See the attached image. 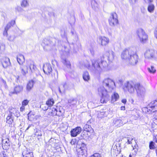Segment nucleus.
<instances>
[{
	"label": "nucleus",
	"mask_w": 157,
	"mask_h": 157,
	"mask_svg": "<svg viewBox=\"0 0 157 157\" xmlns=\"http://www.w3.org/2000/svg\"><path fill=\"white\" fill-rule=\"evenodd\" d=\"M1 62L2 66L4 68H6L10 64V59L7 57L3 58L2 59Z\"/></svg>",
	"instance_id": "obj_23"
},
{
	"label": "nucleus",
	"mask_w": 157,
	"mask_h": 157,
	"mask_svg": "<svg viewBox=\"0 0 157 157\" xmlns=\"http://www.w3.org/2000/svg\"><path fill=\"white\" fill-rule=\"evenodd\" d=\"M99 39L101 41V44L102 46L106 45L109 42V39L105 36L100 37Z\"/></svg>",
	"instance_id": "obj_26"
},
{
	"label": "nucleus",
	"mask_w": 157,
	"mask_h": 157,
	"mask_svg": "<svg viewBox=\"0 0 157 157\" xmlns=\"http://www.w3.org/2000/svg\"><path fill=\"white\" fill-rule=\"evenodd\" d=\"M8 30H5H5L4 31V32H3V35L4 36H7V31Z\"/></svg>",
	"instance_id": "obj_63"
},
{
	"label": "nucleus",
	"mask_w": 157,
	"mask_h": 157,
	"mask_svg": "<svg viewBox=\"0 0 157 157\" xmlns=\"http://www.w3.org/2000/svg\"><path fill=\"white\" fill-rule=\"evenodd\" d=\"M124 139H125V140H127V142L128 144H131V141L133 139L132 138H130L128 137L125 138Z\"/></svg>",
	"instance_id": "obj_48"
},
{
	"label": "nucleus",
	"mask_w": 157,
	"mask_h": 157,
	"mask_svg": "<svg viewBox=\"0 0 157 157\" xmlns=\"http://www.w3.org/2000/svg\"><path fill=\"white\" fill-rule=\"evenodd\" d=\"M10 114L9 115L13 117V116L18 117L20 114L18 110L16 108L13 107H10L9 109Z\"/></svg>",
	"instance_id": "obj_17"
},
{
	"label": "nucleus",
	"mask_w": 157,
	"mask_h": 157,
	"mask_svg": "<svg viewBox=\"0 0 157 157\" xmlns=\"http://www.w3.org/2000/svg\"><path fill=\"white\" fill-rule=\"evenodd\" d=\"M68 102L72 104H75L77 103L76 100L75 99H71L68 100Z\"/></svg>",
	"instance_id": "obj_49"
},
{
	"label": "nucleus",
	"mask_w": 157,
	"mask_h": 157,
	"mask_svg": "<svg viewBox=\"0 0 157 157\" xmlns=\"http://www.w3.org/2000/svg\"><path fill=\"white\" fill-rule=\"evenodd\" d=\"M139 60L138 56L134 50L128 60V63L130 65L134 66L136 65L138 63Z\"/></svg>",
	"instance_id": "obj_5"
},
{
	"label": "nucleus",
	"mask_w": 157,
	"mask_h": 157,
	"mask_svg": "<svg viewBox=\"0 0 157 157\" xmlns=\"http://www.w3.org/2000/svg\"><path fill=\"white\" fill-rule=\"evenodd\" d=\"M146 2H148V3H151L153 1V0H144Z\"/></svg>",
	"instance_id": "obj_61"
},
{
	"label": "nucleus",
	"mask_w": 157,
	"mask_h": 157,
	"mask_svg": "<svg viewBox=\"0 0 157 157\" xmlns=\"http://www.w3.org/2000/svg\"><path fill=\"white\" fill-rule=\"evenodd\" d=\"M84 66L91 71L92 65L91 66L90 62L88 61H86L84 62Z\"/></svg>",
	"instance_id": "obj_41"
},
{
	"label": "nucleus",
	"mask_w": 157,
	"mask_h": 157,
	"mask_svg": "<svg viewBox=\"0 0 157 157\" xmlns=\"http://www.w3.org/2000/svg\"><path fill=\"white\" fill-rule=\"evenodd\" d=\"M103 86L98 88V94L101 96L100 100L101 103H106L109 99V95L107 90L111 91L115 86V83L109 78H105L102 82Z\"/></svg>",
	"instance_id": "obj_1"
},
{
	"label": "nucleus",
	"mask_w": 157,
	"mask_h": 157,
	"mask_svg": "<svg viewBox=\"0 0 157 157\" xmlns=\"http://www.w3.org/2000/svg\"><path fill=\"white\" fill-rule=\"evenodd\" d=\"M11 26V24H9L8 23L6 25V27L5 28V29L6 30H8L10 28Z\"/></svg>",
	"instance_id": "obj_53"
},
{
	"label": "nucleus",
	"mask_w": 157,
	"mask_h": 157,
	"mask_svg": "<svg viewBox=\"0 0 157 157\" xmlns=\"http://www.w3.org/2000/svg\"><path fill=\"white\" fill-rule=\"evenodd\" d=\"M92 68L91 71L94 73H99L106 69L108 64L106 61L102 58L91 60Z\"/></svg>",
	"instance_id": "obj_2"
},
{
	"label": "nucleus",
	"mask_w": 157,
	"mask_h": 157,
	"mask_svg": "<svg viewBox=\"0 0 157 157\" xmlns=\"http://www.w3.org/2000/svg\"><path fill=\"white\" fill-rule=\"evenodd\" d=\"M90 52L92 55H94V49L92 48L90 49Z\"/></svg>",
	"instance_id": "obj_59"
},
{
	"label": "nucleus",
	"mask_w": 157,
	"mask_h": 157,
	"mask_svg": "<svg viewBox=\"0 0 157 157\" xmlns=\"http://www.w3.org/2000/svg\"><path fill=\"white\" fill-rule=\"evenodd\" d=\"M28 65L29 68V71L31 73L34 72L36 69V67L34 65V63L33 61L31 60L28 61Z\"/></svg>",
	"instance_id": "obj_20"
},
{
	"label": "nucleus",
	"mask_w": 157,
	"mask_h": 157,
	"mask_svg": "<svg viewBox=\"0 0 157 157\" xmlns=\"http://www.w3.org/2000/svg\"><path fill=\"white\" fill-rule=\"evenodd\" d=\"M83 129L84 131L88 132L91 131L92 128L88 124H86L84 125Z\"/></svg>",
	"instance_id": "obj_37"
},
{
	"label": "nucleus",
	"mask_w": 157,
	"mask_h": 157,
	"mask_svg": "<svg viewBox=\"0 0 157 157\" xmlns=\"http://www.w3.org/2000/svg\"><path fill=\"white\" fill-rule=\"evenodd\" d=\"M109 25L112 26H114L118 23L117 16L115 13H112L110 14V17L109 20Z\"/></svg>",
	"instance_id": "obj_6"
},
{
	"label": "nucleus",
	"mask_w": 157,
	"mask_h": 157,
	"mask_svg": "<svg viewBox=\"0 0 157 157\" xmlns=\"http://www.w3.org/2000/svg\"><path fill=\"white\" fill-rule=\"evenodd\" d=\"M155 143L152 141H151L149 143V147L150 149H153L155 148L154 146Z\"/></svg>",
	"instance_id": "obj_45"
},
{
	"label": "nucleus",
	"mask_w": 157,
	"mask_h": 157,
	"mask_svg": "<svg viewBox=\"0 0 157 157\" xmlns=\"http://www.w3.org/2000/svg\"><path fill=\"white\" fill-rule=\"evenodd\" d=\"M25 109V106L22 105V106L20 108V111L21 112H23L24 110Z\"/></svg>",
	"instance_id": "obj_60"
},
{
	"label": "nucleus",
	"mask_w": 157,
	"mask_h": 157,
	"mask_svg": "<svg viewBox=\"0 0 157 157\" xmlns=\"http://www.w3.org/2000/svg\"><path fill=\"white\" fill-rule=\"evenodd\" d=\"M35 135L38 136H42V134L41 131L38 129H36Z\"/></svg>",
	"instance_id": "obj_44"
},
{
	"label": "nucleus",
	"mask_w": 157,
	"mask_h": 157,
	"mask_svg": "<svg viewBox=\"0 0 157 157\" xmlns=\"http://www.w3.org/2000/svg\"><path fill=\"white\" fill-rule=\"evenodd\" d=\"M154 34L155 37L157 39V27L155 28L154 31Z\"/></svg>",
	"instance_id": "obj_58"
},
{
	"label": "nucleus",
	"mask_w": 157,
	"mask_h": 157,
	"mask_svg": "<svg viewBox=\"0 0 157 157\" xmlns=\"http://www.w3.org/2000/svg\"><path fill=\"white\" fill-rule=\"evenodd\" d=\"M155 52L152 49H147L144 53V56L145 58L151 59L153 58L154 56Z\"/></svg>",
	"instance_id": "obj_16"
},
{
	"label": "nucleus",
	"mask_w": 157,
	"mask_h": 157,
	"mask_svg": "<svg viewBox=\"0 0 157 157\" xmlns=\"http://www.w3.org/2000/svg\"><path fill=\"white\" fill-rule=\"evenodd\" d=\"M91 4L92 8L94 10H96L98 7V5L96 2L94 0L91 1Z\"/></svg>",
	"instance_id": "obj_40"
},
{
	"label": "nucleus",
	"mask_w": 157,
	"mask_h": 157,
	"mask_svg": "<svg viewBox=\"0 0 157 157\" xmlns=\"http://www.w3.org/2000/svg\"><path fill=\"white\" fill-rule=\"evenodd\" d=\"M147 70L150 73H154L156 72V70L155 69L154 67L153 66H151V67L148 68Z\"/></svg>",
	"instance_id": "obj_42"
},
{
	"label": "nucleus",
	"mask_w": 157,
	"mask_h": 157,
	"mask_svg": "<svg viewBox=\"0 0 157 157\" xmlns=\"http://www.w3.org/2000/svg\"><path fill=\"white\" fill-rule=\"evenodd\" d=\"M38 80L36 78L29 81L26 86V90L27 92L30 91L33 87L34 84Z\"/></svg>",
	"instance_id": "obj_12"
},
{
	"label": "nucleus",
	"mask_w": 157,
	"mask_h": 157,
	"mask_svg": "<svg viewBox=\"0 0 157 157\" xmlns=\"http://www.w3.org/2000/svg\"><path fill=\"white\" fill-rule=\"evenodd\" d=\"M23 157H33V155L32 152H29L27 150L24 151L22 153Z\"/></svg>",
	"instance_id": "obj_29"
},
{
	"label": "nucleus",
	"mask_w": 157,
	"mask_h": 157,
	"mask_svg": "<svg viewBox=\"0 0 157 157\" xmlns=\"http://www.w3.org/2000/svg\"><path fill=\"white\" fill-rule=\"evenodd\" d=\"M29 102V101L27 100H23L22 103V105L24 106L28 104Z\"/></svg>",
	"instance_id": "obj_50"
},
{
	"label": "nucleus",
	"mask_w": 157,
	"mask_h": 157,
	"mask_svg": "<svg viewBox=\"0 0 157 157\" xmlns=\"http://www.w3.org/2000/svg\"><path fill=\"white\" fill-rule=\"evenodd\" d=\"M78 140L75 138L72 139L70 142L72 145H75L77 144Z\"/></svg>",
	"instance_id": "obj_47"
},
{
	"label": "nucleus",
	"mask_w": 157,
	"mask_h": 157,
	"mask_svg": "<svg viewBox=\"0 0 157 157\" xmlns=\"http://www.w3.org/2000/svg\"><path fill=\"white\" fill-rule=\"evenodd\" d=\"M155 8V7L154 4L151 3H149L147 6V10L149 12L152 13L154 10Z\"/></svg>",
	"instance_id": "obj_28"
},
{
	"label": "nucleus",
	"mask_w": 157,
	"mask_h": 157,
	"mask_svg": "<svg viewBox=\"0 0 157 157\" xmlns=\"http://www.w3.org/2000/svg\"><path fill=\"white\" fill-rule=\"evenodd\" d=\"M53 75H54V78H55V80L56 81L57 80L58 78V72L57 71H56V76H55V74H54ZM52 75V76H53V75Z\"/></svg>",
	"instance_id": "obj_56"
},
{
	"label": "nucleus",
	"mask_w": 157,
	"mask_h": 157,
	"mask_svg": "<svg viewBox=\"0 0 157 157\" xmlns=\"http://www.w3.org/2000/svg\"><path fill=\"white\" fill-rule=\"evenodd\" d=\"M61 84V87H63V89H62V91H63V92H65L67 88V85L65 82H63Z\"/></svg>",
	"instance_id": "obj_43"
},
{
	"label": "nucleus",
	"mask_w": 157,
	"mask_h": 157,
	"mask_svg": "<svg viewBox=\"0 0 157 157\" xmlns=\"http://www.w3.org/2000/svg\"><path fill=\"white\" fill-rule=\"evenodd\" d=\"M82 131V128L79 126L77 127L72 129L71 132V135L72 137H76Z\"/></svg>",
	"instance_id": "obj_13"
},
{
	"label": "nucleus",
	"mask_w": 157,
	"mask_h": 157,
	"mask_svg": "<svg viewBox=\"0 0 157 157\" xmlns=\"http://www.w3.org/2000/svg\"><path fill=\"white\" fill-rule=\"evenodd\" d=\"M17 60L19 64L21 65L25 61V58L23 55L19 54L17 56Z\"/></svg>",
	"instance_id": "obj_27"
},
{
	"label": "nucleus",
	"mask_w": 157,
	"mask_h": 157,
	"mask_svg": "<svg viewBox=\"0 0 157 157\" xmlns=\"http://www.w3.org/2000/svg\"><path fill=\"white\" fill-rule=\"evenodd\" d=\"M119 96L118 94L114 93L113 94L112 96L111 101L112 102H114L116 101L119 98Z\"/></svg>",
	"instance_id": "obj_34"
},
{
	"label": "nucleus",
	"mask_w": 157,
	"mask_h": 157,
	"mask_svg": "<svg viewBox=\"0 0 157 157\" xmlns=\"http://www.w3.org/2000/svg\"><path fill=\"white\" fill-rule=\"evenodd\" d=\"M125 119L126 118L125 117H123L121 119H117L115 120V121H114V123L116 126L119 127L126 123L127 121H124Z\"/></svg>",
	"instance_id": "obj_19"
},
{
	"label": "nucleus",
	"mask_w": 157,
	"mask_h": 157,
	"mask_svg": "<svg viewBox=\"0 0 157 157\" xmlns=\"http://www.w3.org/2000/svg\"><path fill=\"white\" fill-rule=\"evenodd\" d=\"M90 157H101L100 154L98 153H95Z\"/></svg>",
	"instance_id": "obj_51"
},
{
	"label": "nucleus",
	"mask_w": 157,
	"mask_h": 157,
	"mask_svg": "<svg viewBox=\"0 0 157 157\" xmlns=\"http://www.w3.org/2000/svg\"><path fill=\"white\" fill-rule=\"evenodd\" d=\"M137 33L140 40L144 42L147 38V36L144 31L141 29H138L137 31Z\"/></svg>",
	"instance_id": "obj_9"
},
{
	"label": "nucleus",
	"mask_w": 157,
	"mask_h": 157,
	"mask_svg": "<svg viewBox=\"0 0 157 157\" xmlns=\"http://www.w3.org/2000/svg\"><path fill=\"white\" fill-rule=\"evenodd\" d=\"M136 91L137 92V96L140 99L143 98L145 96V89L143 86H140L139 84V86L137 88Z\"/></svg>",
	"instance_id": "obj_8"
},
{
	"label": "nucleus",
	"mask_w": 157,
	"mask_h": 157,
	"mask_svg": "<svg viewBox=\"0 0 157 157\" xmlns=\"http://www.w3.org/2000/svg\"><path fill=\"white\" fill-rule=\"evenodd\" d=\"M21 6L22 7H27L29 5L28 0H22L21 3Z\"/></svg>",
	"instance_id": "obj_39"
},
{
	"label": "nucleus",
	"mask_w": 157,
	"mask_h": 157,
	"mask_svg": "<svg viewBox=\"0 0 157 157\" xmlns=\"http://www.w3.org/2000/svg\"><path fill=\"white\" fill-rule=\"evenodd\" d=\"M70 50L69 48H67V47L65 46L64 47V51L66 53L67 55L69 53Z\"/></svg>",
	"instance_id": "obj_52"
},
{
	"label": "nucleus",
	"mask_w": 157,
	"mask_h": 157,
	"mask_svg": "<svg viewBox=\"0 0 157 157\" xmlns=\"http://www.w3.org/2000/svg\"><path fill=\"white\" fill-rule=\"evenodd\" d=\"M114 53L112 51H109L106 53L105 55H104L102 58V59L106 61L107 59L109 62H112L114 59Z\"/></svg>",
	"instance_id": "obj_10"
},
{
	"label": "nucleus",
	"mask_w": 157,
	"mask_h": 157,
	"mask_svg": "<svg viewBox=\"0 0 157 157\" xmlns=\"http://www.w3.org/2000/svg\"><path fill=\"white\" fill-rule=\"evenodd\" d=\"M43 70L44 73L47 75L50 74L52 69L51 65L49 63H46L44 65Z\"/></svg>",
	"instance_id": "obj_14"
},
{
	"label": "nucleus",
	"mask_w": 157,
	"mask_h": 157,
	"mask_svg": "<svg viewBox=\"0 0 157 157\" xmlns=\"http://www.w3.org/2000/svg\"><path fill=\"white\" fill-rule=\"evenodd\" d=\"M23 90V86L21 85H18L14 87V91L10 92V94H17L21 92Z\"/></svg>",
	"instance_id": "obj_22"
},
{
	"label": "nucleus",
	"mask_w": 157,
	"mask_h": 157,
	"mask_svg": "<svg viewBox=\"0 0 157 157\" xmlns=\"http://www.w3.org/2000/svg\"><path fill=\"white\" fill-rule=\"evenodd\" d=\"M71 46H73V52L75 53L77 52L81 47V45L78 41H76L75 43H73Z\"/></svg>",
	"instance_id": "obj_24"
},
{
	"label": "nucleus",
	"mask_w": 157,
	"mask_h": 157,
	"mask_svg": "<svg viewBox=\"0 0 157 157\" xmlns=\"http://www.w3.org/2000/svg\"><path fill=\"white\" fill-rule=\"evenodd\" d=\"M137 0H129V2L132 4H134Z\"/></svg>",
	"instance_id": "obj_62"
},
{
	"label": "nucleus",
	"mask_w": 157,
	"mask_h": 157,
	"mask_svg": "<svg viewBox=\"0 0 157 157\" xmlns=\"http://www.w3.org/2000/svg\"><path fill=\"white\" fill-rule=\"evenodd\" d=\"M147 109L152 112L157 111V100L151 101L147 105Z\"/></svg>",
	"instance_id": "obj_11"
},
{
	"label": "nucleus",
	"mask_w": 157,
	"mask_h": 157,
	"mask_svg": "<svg viewBox=\"0 0 157 157\" xmlns=\"http://www.w3.org/2000/svg\"><path fill=\"white\" fill-rule=\"evenodd\" d=\"M56 39L54 38H45L43 40L41 45L44 49L46 51L52 49L55 45Z\"/></svg>",
	"instance_id": "obj_3"
},
{
	"label": "nucleus",
	"mask_w": 157,
	"mask_h": 157,
	"mask_svg": "<svg viewBox=\"0 0 157 157\" xmlns=\"http://www.w3.org/2000/svg\"><path fill=\"white\" fill-rule=\"evenodd\" d=\"M9 24H11V26H12L13 25H14L15 23V21H12L10 22L9 23Z\"/></svg>",
	"instance_id": "obj_64"
},
{
	"label": "nucleus",
	"mask_w": 157,
	"mask_h": 157,
	"mask_svg": "<svg viewBox=\"0 0 157 157\" xmlns=\"http://www.w3.org/2000/svg\"><path fill=\"white\" fill-rule=\"evenodd\" d=\"M62 62L68 68H70L71 66V64L70 61L66 58H62Z\"/></svg>",
	"instance_id": "obj_31"
},
{
	"label": "nucleus",
	"mask_w": 157,
	"mask_h": 157,
	"mask_svg": "<svg viewBox=\"0 0 157 157\" xmlns=\"http://www.w3.org/2000/svg\"><path fill=\"white\" fill-rule=\"evenodd\" d=\"M48 115L50 116H55L56 113V108L53 107L51 109H49L48 110Z\"/></svg>",
	"instance_id": "obj_30"
},
{
	"label": "nucleus",
	"mask_w": 157,
	"mask_h": 157,
	"mask_svg": "<svg viewBox=\"0 0 157 157\" xmlns=\"http://www.w3.org/2000/svg\"><path fill=\"white\" fill-rule=\"evenodd\" d=\"M134 50L132 48H129L124 50L121 54L122 59L128 61Z\"/></svg>",
	"instance_id": "obj_7"
},
{
	"label": "nucleus",
	"mask_w": 157,
	"mask_h": 157,
	"mask_svg": "<svg viewBox=\"0 0 157 157\" xmlns=\"http://www.w3.org/2000/svg\"><path fill=\"white\" fill-rule=\"evenodd\" d=\"M89 135L86 132H83L81 135V139L87 140L89 139Z\"/></svg>",
	"instance_id": "obj_33"
},
{
	"label": "nucleus",
	"mask_w": 157,
	"mask_h": 157,
	"mask_svg": "<svg viewBox=\"0 0 157 157\" xmlns=\"http://www.w3.org/2000/svg\"><path fill=\"white\" fill-rule=\"evenodd\" d=\"M52 63L53 65H55L56 64L58 66V63L56 60H53L52 61Z\"/></svg>",
	"instance_id": "obj_57"
},
{
	"label": "nucleus",
	"mask_w": 157,
	"mask_h": 157,
	"mask_svg": "<svg viewBox=\"0 0 157 157\" xmlns=\"http://www.w3.org/2000/svg\"><path fill=\"white\" fill-rule=\"evenodd\" d=\"M139 86V83H135L132 82H128L125 83L124 86L125 89L130 94L133 93L135 92V89L136 90Z\"/></svg>",
	"instance_id": "obj_4"
},
{
	"label": "nucleus",
	"mask_w": 157,
	"mask_h": 157,
	"mask_svg": "<svg viewBox=\"0 0 157 157\" xmlns=\"http://www.w3.org/2000/svg\"><path fill=\"white\" fill-rule=\"evenodd\" d=\"M14 36H10L8 38V40L10 41H13L14 39Z\"/></svg>",
	"instance_id": "obj_54"
},
{
	"label": "nucleus",
	"mask_w": 157,
	"mask_h": 157,
	"mask_svg": "<svg viewBox=\"0 0 157 157\" xmlns=\"http://www.w3.org/2000/svg\"><path fill=\"white\" fill-rule=\"evenodd\" d=\"M62 89H63V87H61V84L59 86V92L60 93H63L64 92H63V91H62Z\"/></svg>",
	"instance_id": "obj_55"
},
{
	"label": "nucleus",
	"mask_w": 157,
	"mask_h": 157,
	"mask_svg": "<svg viewBox=\"0 0 157 157\" xmlns=\"http://www.w3.org/2000/svg\"><path fill=\"white\" fill-rule=\"evenodd\" d=\"M83 78L85 81H87L90 79V76L87 71H85L84 72L83 75Z\"/></svg>",
	"instance_id": "obj_32"
},
{
	"label": "nucleus",
	"mask_w": 157,
	"mask_h": 157,
	"mask_svg": "<svg viewBox=\"0 0 157 157\" xmlns=\"http://www.w3.org/2000/svg\"><path fill=\"white\" fill-rule=\"evenodd\" d=\"M13 117L8 115L6 118V122L9 124H11L13 122Z\"/></svg>",
	"instance_id": "obj_36"
},
{
	"label": "nucleus",
	"mask_w": 157,
	"mask_h": 157,
	"mask_svg": "<svg viewBox=\"0 0 157 157\" xmlns=\"http://www.w3.org/2000/svg\"><path fill=\"white\" fill-rule=\"evenodd\" d=\"M20 68L21 69V72L23 75H25L29 71V67L28 65V61L25 65H21Z\"/></svg>",
	"instance_id": "obj_21"
},
{
	"label": "nucleus",
	"mask_w": 157,
	"mask_h": 157,
	"mask_svg": "<svg viewBox=\"0 0 157 157\" xmlns=\"http://www.w3.org/2000/svg\"><path fill=\"white\" fill-rule=\"evenodd\" d=\"M2 147L3 149L8 150L10 147V144L9 140L8 138H6L2 140Z\"/></svg>",
	"instance_id": "obj_18"
},
{
	"label": "nucleus",
	"mask_w": 157,
	"mask_h": 157,
	"mask_svg": "<svg viewBox=\"0 0 157 157\" xmlns=\"http://www.w3.org/2000/svg\"><path fill=\"white\" fill-rule=\"evenodd\" d=\"M54 103V101L53 99L50 98L46 101V104L47 105L50 107Z\"/></svg>",
	"instance_id": "obj_38"
},
{
	"label": "nucleus",
	"mask_w": 157,
	"mask_h": 157,
	"mask_svg": "<svg viewBox=\"0 0 157 157\" xmlns=\"http://www.w3.org/2000/svg\"><path fill=\"white\" fill-rule=\"evenodd\" d=\"M86 145L85 144L83 143L82 142L79 148L81 150V152L79 151L78 154V157H86V155H84V151H86Z\"/></svg>",
	"instance_id": "obj_15"
},
{
	"label": "nucleus",
	"mask_w": 157,
	"mask_h": 157,
	"mask_svg": "<svg viewBox=\"0 0 157 157\" xmlns=\"http://www.w3.org/2000/svg\"><path fill=\"white\" fill-rule=\"evenodd\" d=\"M112 151L114 155L117 156V154H119L121 152L120 144H118L117 145L116 144L114 146Z\"/></svg>",
	"instance_id": "obj_25"
},
{
	"label": "nucleus",
	"mask_w": 157,
	"mask_h": 157,
	"mask_svg": "<svg viewBox=\"0 0 157 157\" xmlns=\"http://www.w3.org/2000/svg\"><path fill=\"white\" fill-rule=\"evenodd\" d=\"M5 49V45L3 44L0 43V53H2Z\"/></svg>",
	"instance_id": "obj_46"
},
{
	"label": "nucleus",
	"mask_w": 157,
	"mask_h": 157,
	"mask_svg": "<svg viewBox=\"0 0 157 157\" xmlns=\"http://www.w3.org/2000/svg\"><path fill=\"white\" fill-rule=\"evenodd\" d=\"M63 110L60 109V108L56 107V115L60 116H62L63 114Z\"/></svg>",
	"instance_id": "obj_35"
}]
</instances>
